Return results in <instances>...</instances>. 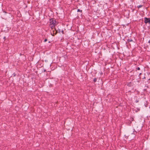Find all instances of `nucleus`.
<instances>
[{"mask_svg":"<svg viewBox=\"0 0 150 150\" xmlns=\"http://www.w3.org/2000/svg\"><path fill=\"white\" fill-rule=\"evenodd\" d=\"M127 86L131 88L132 90H133L135 87V85L133 82L127 83Z\"/></svg>","mask_w":150,"mask_h":150,"instance_id":"obj_1","label":"nucleus"},{"mask_svg":"<svg viewBox=\"0 0 150 150\" xmlns=\"http://www.w3.org/2000/svg\"><path fill=\"white\" fill-rule=\"evenodd\" d=\"M50 24L52 25H53L54 26H55L56 23H57V22L55 20H54V18H51L50 19Z\"/></svg>","mask_w":150,"mask_h":150,"instance_id":"obj_2","label":"nucleus"},{"mask_svg":"<svg viewBox=\"0 0 150 150\" xmlns=\"http://www.w3.org/2000/svg\"><path fill=\"white\" fill-rule=\"evenodd\" d=\"M144 23L146 25L147 24H149L150 25V18H147V17H145L144 18Z\"/></svg>","mask_w":150,"mask_h":150,"instance_id":"obj_3","label":"nucleus"},{"mask_svg":"<svg viewBox=\"0 0 150 150\" xmlns=\"http://www.w3.org/2000/svg\"><path fill=\"white\" fill-rule=\"evenodd\" d=\"M54 30H55V32L54 31V30H53V34H52V35L53 36H54L55 35H56L57 34V33H60L61 32L60 30L59 29H58V30H56V28H54Z\"/></svg>","mask_w":150,"mask_h":150,"instance_id":"obj_4","label":"nucleus"},{"mask_svg":"<svg viewBox=\"0 0 150 150\" xmlns=\"http://www.w3.org/2000/svg\"><path fill=\"white\" fill-rule=\"evenodd\" d=\"M132 131L131 132L132 134H134V135L137 133V132L135 131L134 129H133L132 130Z\"/></svg>","mask_w":150,"mask_h":150,"instance_id":"obj_5","label":"nucleus"},{"mask_svg":"<svg viewBox=\"0 0 150 150\" xmlns=\"http://www.w3.org/2000/svg\"><path fill=\"white\" fill-rule=\"evenodd\" d=\"M50 28H51V29L53 30V29H54V28H54V26L53 25H50Z\"/></svg>","mask_w":150,"mask_h":150,"instance_id":"obj_6","label":"nucleus"},{"mask_svg":"<svg viewBox=\"0 0 150 150\" xmlns=\"http://www.w3.org/2000/svg\"><path fill=\"white\" fill-rule=\"evenodd\" d=\"M127 41L128 42H132V41H133L132 40V39H128L127 40Z\"/></svg>","mask_w":150,"mask_h":150,"instance_id":"obj_7","label":"nucleus"},{"mask_svg":"<svg viewBox=\"0 0 150 150\" xmlns=\"http://www.w3.org/2000/svg\"><path fill=\"white\" fill-rule=\"evenodd\" d=\"M146 101V103H144V105L146 107L147 106V105H148V103H147V101Z\"/></svg>","mask_w":150,"mask_h":150,"instance_id":"obj_8","label":"nucleus"},{"mask_svg":"<svg viewBox=\"0 0 150 150\" xmlns=\"http://www.w3.org/2000/svg\"><path fill=\"white\" fill-rule=\"evenodd\" d=\"M136 71H137V70H140V68L139 67H137L136 68Z\"/></svg>","mask_w":150,"mask_h":150,"instance_id":"obj_9","label":"nucleus"},{"mask_svg":"<svg viewBox=\"0 0 150 150\" xmlns=\"http://www.w3.org/2000/svg\"><path fill=\"white\" fill-rule=\"evenodd\" d=\"M142 6H143V5H139L138 6H137V7L138 8H140L142 7Z\"/></svg>","mask_w":150,"mask_h":150,"instance_id":"obj_10","label":"nucleus"},{"mask_svg":"<svg viewBox=\"0 0 150 150\" xmlns=\"http://www.w3.org/2000/svg\"><path fill=\"white\" fill-rule=\"evenodd\" d=\"M97 78H95L93 79V81L94 82H96L97 81Z\"/></svg>","mask_w":150,"mask_h":150,"instance_id":"obj_11","label":"nucleus"},{"mask_svg":"<svg viewBox=\"0 0 150 150\" xmlns=\"http://www.w3.org/2000/svg\"><path fill=\"white\" fill-rule=\"evenodd\" d=\"M77 11L78 12H80L81 13H82V10H80L79 9H78Z\"/></svg>","mask_w":150,"mask_h":150,"instance_id":"obj_12","label":"nucleus"},{"mask_svg":"<svg viewBox=\"0 0 150 150\" xmlns=\"http://www.w3.org/2000/svg\"><path fill=\"white\" fill-rule=\"evenodd\" d=\"M142 74V73H141V72H140V73H139V78L140 79H141V77H140V75H141Z\"/></svg>","mask_w":150,"mask_h":150,"instance_id":"obj_13","label":"nucleus"},{"mask_svg":"<svg viewBox=\"0 0 150 150\" xmlns=\"http://www.w3.org/2000/svg\"><path fill=\"white\" fill-rule=\"evenodd\" d=\"M146 88H144L143 89V91L145 92L146 91L147 93V91H146Z\"/></svg>","mask_w":150,"mask_h":150,"instance_id":"obj_14","label":"nucleus"},{"mask_svg":"<svg viewBox=\"0 0 150 150\" xmlns=\"http://www.w3.org/2000/svg\"><path fill=\"white\" fill-rule=\"evenodd\" d=\"M139 102V100L138 99H136L135 102L137 103L138 102Z\"/></svg>","mask_w":150,"mask_h":150,"instance_id":"obj_15","label":"nucleus"},{"mask_svg":"<svg viewBox=\"0 0 150 150\" xmlns=\"http://www.w3.org/2000/svg\"><path fill=\"white\" fill-rule=\"evenodd\" d=\"M47 40V39H46H46H45L44 40V42H46Z\"/></svg>","mask_w":150,"mask_h":150,"instance_id":"obj_16","label":"nucleus"},{"mask_svg":"<svg viewBox=\"0 0 150 150\" xmlns=\"http://www.w3.org/2000/svg\"><path fill=\"white\" fill-rule=\"evenodd\" d=\"M13 76H16V74L15 73H13Z\"/></svg>","mask_w":150,"mask_h":150,"instance_id":"obj_17","label":"nucleus"},{"mask_svg":"<svg viewBox=\"0 0 150 150\" xmlns=\"http://www.w3.org/2000/svg\"><path fill=\"white\" fill-rule=\"evenodd\" d=\"M61 32L63 34H64V30H62V31H61Z\"/></svg>","mask_w":150,"mask_h":150,"instance_id":"obj_18","label":"nucleus"},{"mask_svg":"<svg viewBox=\"0 0 150 150\" xmlns=\"http://www.w3.org/2000/svg\"><path fill=\"white\" fill-rule=\"evenodd\" d=\"M4 40H5L6 39V37H4Z\"/></svg>","mask_w":150,"mask_h":150,"instance_id":"obj_19","label":"nucleus"},{"mask_svg":"<svg viewBox=\"0 0 150 150\" xmlns=\"http://www.w3.org/2000/svg\"><path fill=\"white\" fill-rule=\"evenodd\" d=\"M46 71V70L45 69H44V72H45Z\"/></svg>","mask_w":150,"mask_h":150,"instance_id":"obj_20","label":"nucleus"},{"mask_svg":"<svg viewBox=\"0 0 150 150\" xmlns=\"http://www.w3.org/2000/svg\"><path fill=\"white\" fill-rule=\"evenodd\" d=\"M58 23V22H57V23H56L55 24V25H56V24H57Z\"/></svg>","mask_w":150,"mask_h":150,"instance_id":"obj_21","label":"nucleus"},{"mask_svg":"<svg viewBox=\"0 0 150 150\" xmlns=\"http://www.w3.org/2000/svg\"><path fill=\"white\" fill-rule=\"evenodd\" d=\"M148 43H150V40H149V41H148Z\"/></svg>","mask_w":150,"mask_h":150,"instance_id":"obj_22","label":"nucleus"},{"mask_svg":"<svg viewBox=\"0 0 150 150\" xmlns=\"http://www.w3.org/2000/svg\"><path fill=\"white\" fill-rule=\"evenodd\" d=\"M131 92V91H130H130H128V92Z\"/></svg>","mask_w":150,"mask_h":150,"instance_id":"obj_23","label":"nucleus"},{"mask_svg":"<svg viewBox=\"0 0 150 150\" xmlns=\"http://www.w3.org/2000/svg\"><path fill=\"white\" fill-rule=\"evenodd\" d=\"M134 9H132V12H133V11H134Z\"/></svg>","mask_w":150,"mask_h":150,"instance_id":"obj_24","label":"nucleus"}]
</instances>
